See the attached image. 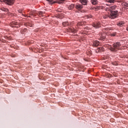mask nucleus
Returning <instances> with one entry per match:
<instances>
[{
	"mask_svg": "<svg viewBox=\"0 0 128 128\" xmlns=\"http://www.w3.org/2000/svg\"><path fill=\"white\" fill-rule=\"evenodd\" d=\"M30 16H28V18H32V16H36V14H38V13L36 10H32L30 12Z\"/></svg>",
	"mask_w": 128,
	"mask_h": 128,
	"instance_id": "nucleus-6",
	"label": "nucleus"
},
{
	"mask_svg": "<svg viewBox=\"0 0 128 128\" xmlns=\"http://www.w3.org/2000/svg\"><path fill=\"white\" fill-rule=\"evenodd\" d=\"M112 64H113V66H118V63L116 62H112Z\"/></svg>",
	"mask_w": 128,
	"mask_h": 128,
	"instance_id": "nucleus-25",
	"label": "nucleus"
},
{
	"mask_svg": "<svg viewBox=\"0 0 128 128\" xmlns=\"http://www.w3.org/2000/svg\"><path fill=\"white\" fill-rule=\"evenodd\" d=\"M103 7L106 12H110V14L108 16L110 18L114 19L118 18V10H116V8H118V6H113L106 7V6H103Z\"/></svg>",
	"mask_w": 128,
	"mask_h": 128,
	"instance_id": "nucleus-1",
	"label": "nucleus"
},
{
	"mask_svg": "<svg viewBox=\"0 0 128 128\" xmlns=\"http://www.w3.org/2000/svg\"><path fill=\"white\" fill-rule=\"evenodd\" d=\"M10 26L11 28H20V24L16 22H11Z\"/></svg>",
	"mask_w": 128,
	"mask_h": 128,
	"instance_id": "nucleus-4",
	"label": "nucleus"
},
{
	"mask_svg": "<svg viewBox=\"0 0 128 128\" xmlns=\"http://www.w3.org/2000/svg\"><path fill=\"white\" fill-rule=\"evenodd\" d=\"M50 4H54V0H46Z\"/></svg>",
	"mask_w": 128,
	"mask_h": 128,
	"instance_id": "nucleus-17",
	"label": "nucleus"
},
{
	"mask_svg": "<svg viewBox=\"0 0 128 128\" xmlns=\"http://www.w3.org/2000/svg\"><path fill=\"white\" fill-rule=\"evenodd\" d=\"M126 30L128 32V26L126 28Z\"/></svg>",
	"mask_w": 128,
	"mask_h": 128,
	"instance_id": "nucleus-28",
	"label": "nucleus"
},
{
	"mask_svg": "<svg viewBox=\"0 0 128 128\" xmlns=\"http://www.w3.org/2000/svg\"><path fill=\"white\" fill-rule=\"evenodd\" d=\"M70 32H72V34H76V32H78V30L74 28V27H71L70 28Z\"/></svg>",
	"mask_w": 128,
	"mask_h": 128,
	"instance_id": "nucleus-8",
	"label": "nucleus"
},
{
	"mask_svg": "<svg viewBox=\"0 0 128 128\" xmlns=\"http://www.w3.org/2000/svg\"><path fill=\"white\" fill-rule=\"evenodd\" d=\"M92 4H98V0H91Z\"/></svg>",
	"mask_w": 128,
	"mask_h": 128,
	"instance_id": "nucleus-12",
	"label": "nucleus"
},
{
	"mask_svg": "<svg viewBox=\"0 0 128 128\" xmlns=\"http://www.w3.org/2000/svg\"><path fill=\"white\" fill-rule=\"evenodd\" d=\"M92 26L94 28H98L100 26V22H96L92 24Z\"/></svg>",
	"mask_w": 128,
	"mask_h": 128,
	"instance_id": "nucleus-7",
	"label": "nucleus"
},
{
	"mask_svg": "<svg viewBox=\"0 0 128 128\" xmlns=\"http://www.w3.org/2000/svg\"><path fill=\"white\" fill-rule=\"evenodd\" d=\"M37 14L39 16H42V15L44 14V12H42V11H40L38 12Z\"/></svg>",
	"mask_w": 128,
	"mask_h": 128,
	"instance_id": "nucleus-14",
	"label": "nucleus"
},
{
	"mask_svg": "<svg viewBox=\"0 0 128 128\" xmlns=\"http://www.w3.org/2000/svg\"><path fill=\"white\" fill-rule=\"evenodd\" d=\"M106 6H108V4H106Z\"/></svg>",
	"mask_w": 128,
	"mask_h": 128,
	"instance_id": "nucleus-30",
	"label": "nucleus"
},
{
	"mask_svg": "<svg viewBox=\"0 0 128 128\" xmlns=\"http://www.w3.org/2000/svg\"><path fill=\"white\" fill-rule=\"evenodd\" d=\"M74 8V4H72L68 6V10H72Z\"/></svg>",
	"mask_w": 128,
	"mask_h": 128,
	"instance_id": "nucleus-16",
	"label": "nucleus"
},
{
	"mask_svg": "<svg viewBox=\"0 0 128 128\" xmlns=\"http://www.w3.org/2000/svg\"><path fill=\"white\" fill-rule=\"evenodd\" d=\"M74 8H76V10H82V8L84 6H82V4H74Z\"/></svg>",
	"mask_w": 128,
	"mask_h": 128,
	"instance_id": "nucleus-5",
	"label": "nucleus"
},
{
	"mask_svg": "<svg viewBox=\"0 0 128 128\" xmlns=\"http://www.w3.org/2000/svg\"><path fill=\"white\" fill-rule=\"evenodd\" d=\"M60 0L61 2H64V0Z\"/></svg>",
	"mask_w": 128,
	"mask_h": 128,
	"instance_id": "nucleus-29",
	"label": "nucleus"
},
{
	"mask_svg": "<svg viewBox=\"0 0 128 128\" xmlns=\"http://www.w3.org/2000/svg\"><path fill=\"white\" fill-rule=\"evenodd\" d=\"M62 24L64 26H70V23H68V22H64Z\"/></svg>",
	"mask_w": 128,
	"mask_h": 128,
	"instance_id": "nucleus-19",
	"label": "nucleus"
},
{
	"mask_svg": "<svg viewBox=\"0 0 128 128\" xmlns=\"http://www.w3.org/2000/svg\"><path fill=\"white\" fill-rule=\"evenodd\" d=\"M96 10H100V7L97 6L96 7L94 8Z\"/></svg>",
	"mask_w": 128,
	"mask_h": 128,
	"instance_id": "nucleus-24",
	"label": "nucleus"
},
{
	"mask_svg": "<svg viewBox=\"0 0 128 128\" xmlns=\"http://www.w3.org/2000/svg\"><path fill=\"white\" fill-rule=\"evenodd\" d=\"M106 38V36H104V35H101L100 36V40H104Z\"/></svg>",
	"mask_w": 128,
	"mask_h": 128,
	"instance_id": "nucleus-18",
	"label": "nucleus"
},
{
	"mask_svg": "<svg viewBox=\"0 0 128 128\" xmlns=\"http://www.w3.org/2000/svg\"><path fill=\"white\" fill-rule=\"evenodd\" d=\"M84 22H79L77 24L76 28H80V26H84Z\"/></svg>",
	"mask_w": 128,
	"mask_h": 128,
	"instance_id": "nucleus-11",
	"label": "nucleus"
},
{
	"mask_svg": "<svg viewBox=\"0 0 128 128\" xmlns=\"http://www.w3.org/2000/svg\"><path fill=\"white\" fill-rule=\"evenodd\" d=\"M122 5L124 6H128V3L126 2H124L122 3Z\"/></svg>",
	"mask_w": 128,
	"mask_h": 128,
	"instance_id": "nucleus-23",
	"label": "nucleus"
},
{
	"mask_svg": "<svg viewBox=\"0 0 128 128\" xmlns=\"http://www.w3.org/2000/svg\"><path fill=\"white\" fill-rule=\"evenodd\" d=\"M124 22H120L119 23L117 24V26H124Z\"/></svg>",
	"mask_w": 128,
	"mask_h": 128,
	"instance_id": "nucleus-15",
	"label": "nucleus"
},
{
	"mask_svg": "<svg viewBox=\"0 0 128 128\" xmlns=\"http://www.w3.org/2000/svg\"><path fill=\"white\" fill-rule=\"evenodd\" d=\"M100 46V42L98 40H94L93 42V46Z\"/></svg>",
	"mask_w": 128,
	"mask_h": 128,
	"instance_id": "nucleus-9",
	"label": "nucleus"
},
{
	"mask_svg": "<svg viewBox=\"0 0 128 128\" xmlns=\"http://www.w3.org/2000/svg\"><path fill=\"white\" fill-rule=\"evenodd\" d=\"M120 43L118 42L113 44V46L109 47V49L112 52H118V50L120 49Z\"/></svg>",
	"mask_w": 128,
	"mask_h": 128,
	"instance_id": "nucleus-2",
	"label": "nucleus"
},
{
	"mask_svg": "<svg viewBox=\"0 0 128 128\" xmlns=\"http://www.w3.org/2000/svg\"><path fill=\"white\" fill-rule=\"evenodd\" d=\"M18 12L20 13V14H22V10H18Z\"/></svg>",
	"mask_w": 128,
	"mask_h": 128,
	"instance_id": "nucleus-26",
	"label": "nucleus"
},
{
	"mask_svg": "<svg viewBox=\"0 0 128 128\" xmlns=\"http://www.w3.org/2000/svg\"><path fill=\"white\" fill-rule=\"evenodd\" d=\"M25 24L26 26H32V24H30V22H27Z\"/></svg>",
	"mask_w": 128,
	"mask_h": 128,
	"instance_id": "nucleus-21",
	"label": "nucleus"
},
{
	"mask_svg": "<svg viewBox=\"0 0 128 128\" xmlns=\"http://www.w3.org/2000/svg\"><path fill=\"white\" fill-rule=\"evenodd\" d=\"M80 2L84 6H86L88 4V0H80Z\"/></svg>",
	"mask_w": 128,
	"mask_h": 128,
	"instance_id": "nucleus-10",
	"label": "nucleus"
},
{
	"mask_svg": "<svg viewBox=\"0 0 128 128\" xmlns=\"http://www.w3.org/2000/svg\"><path fill=\"white\" fill-rule=\"evenodd\" d=\"M114 0H108V2H110V4H114Z\"/></svg>",
	"mask_w": 128,
	"mask_h": 128,
	"instance_id": "nucleus-20",
	"label": "nucleus"
},
{
	"mask_svg": "<svg viewBox=\"0 0 128 128\" xmlns=\"http://www.w3.org/2000/svg\"><path fill=\"white\" fill-rule=\"evenodd\" d=\"M102 50V48H99L97 50V51H98V52H100V50Z\"/></svg>",
	"mask_w": 128,
	"mask_h": 128,
	"instance_id": "nucleus-27",
	"label": "nucleus"
},
{
	"mask_svg": "<svg viewBox=\"0 0 128 128\" xmlns=\"http://www.w3.org/2000/svg\"><path fill=\"white\" fill-rule=\"evenodd\" d=\"M0 2H5V4H8V6H12L14 3V0H0Z\"/></svg>",
	"mask_w": 128,
	"mask_h": 128,
	"instance_id": "nucleus-3",
	"label": "nucleus"
},
{
	"mask_svg": "<svg viewBox=\"0 0 128 128\" xmlns=\"http://www.w3.org/2000/svg\"><path fill=\"white\" fill-rule=\"evenodd\" d=\"M0 10H2V12H8V8H1Z\"/></svg>",
	"mask_w": 128,
	"mask_h": 128,
	"instance_id": "nucleus-13",
	"label": "nucleus"
},
{
	"mask_svg": "<svg viewBox=\"0 0 128 128\" xmlns=\"http://www.w3.org/2000/svg\"><path fill=\"white\" fill-rule=\"evenodd\" d=\"M110 36H116V32H113L111 34Z\"/></svg>",
	"mask_w": 128,
	"mask_h": 128,
	"instance_id": "nucleus-22",
	"label": "nucleus"
}]
</instances>
